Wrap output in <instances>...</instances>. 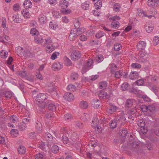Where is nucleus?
Masks as SVG:
<instances>
[{"label": "nucleus", "instance_id": "nucleus-33", "mask_svg": "<svg viewBox=\"0 0 159 159\" xmlns=\"http://www.w3.org/2000/svg\"><path fill=\"white\" fill-rule=\"evenodd\" d=\"M138 125L139 126L143 127L146 125L145 120L143 119H139L138 120Z\"/></svg>", "mask_w": 159, "mask_h": 159}, {"label": "nucleus", "instance_id": "nucleus-50", "mask_svg": "<svg viewBox=\"0 0 159 159\" xmlns=\"http://www.w3.org/2000/svg\"><path fill=\"white\" fill-rule=\"evenodd\" d=\"M22 14L25 18H29L30 16L29 11L26 10L23 11L22 12Z\"/></svg>", "mask_w": 159, "mask_h": 159}, {"label": "nucleus", "instance_id": "nucleus-26", "mask_svg": "<svg viewBox=\"0 0 159 159\" xmlns=\"http://www.w3.org/2000/svg\"><path fill=\"white\" fill-rule=\"evenodd\" d=\"M23 5L24 6L26 5V9H27V7L28 8H30L32 6V2L28 0H25Z\"/></svg>", "mask_w": 159, "mask_h": 159}, {"label": "nucleus", "instance_id": "nucleus-31", "mask_svg": "<svg viewBox=\"0 0 159 159\" xmlns=\"http://www.w3.org/2000/svg\"><path fill=\"white\" fill-rule=\"evenodd\" d=\"M103 59V56L101 55H99L95 57L94 60L99 63L102 61Z\"/></svg>", "mask_w": 159, "mask_h": 159}, {"label": "nucleus", "instance_id": "nucleus-62", "mask_svg": "<svg viewBox=\"0 0 159 159\" xmlns=\"http://www.w3.org/2000/svg\"><path fill=\"white\" fill-rule=\"evenodd\" d=\"M102 2L101 1H98L95 3V6L97 7V9H100V7L102 6Z\"/></svg>", "mask_w": 159, "mask_h": 159}, {"label": "nucleus", "instance_id": "nucleus-22", "mask_svg": "<svg viewBox=\"0 0 159 159\" xmlns=\"http://www.w3.org/2000/svg\"><path fill=\"white\" fill-rule=\"evenodd\" d=\"M17 53L18 54V55L20 56H22V55H24L25 51L23 48L20 47H18L17 49Z\"/></svg>", "mask_w": 159, "mask_h": 159}, {"label": "nucleus", "instance_id": "nucleus-14", "mask_svg": "<svg viewBox=\"0 0 159 159\" xmlns=\"http://www.w3.org/2000/svg\"><path fill=\"white\" fill-rule=\"evenodd\" d=\"M68 2L65 0H61L59 3L60 6H61L62 9H66L68 7Z\"/></svg>", "mask_w": 159, "mask_h": 159}, {"label": "nucleus", "instance_id": "nucleus-18", "mask_svg": "<svg viewBox=\"0 0 159 159\" xmlns=\"http://www.w3.org/2000/svg\"><path fill=\"white\" fill-rule=\"evenodd\" d=\"M139 74L136 71H132L129 76V78L131 80H134L138 76Z\"/></svg>", "mask_w": 159, "mask_h": 159}, {"label": "nucleus", "instance_id": "nucleus-7", "mask_svg": "<svg viewBox=\"0 0 159 159\" xmlns=\"http://www.w3.org/2000/svg\"><path fill=\"white\" fill-rule=\"evenodd\" d=\"M140 58L139 60L141 62H144L148 61V55L144 52H141L139 55Z\"/></svg>", "mask_w": 159, "mask_h": 159}, {"label": "nucleus", "instance_id": "nucleus-19", "mask_svg": "<svg viewBox=\"0 0 159 159\" xmlns=\"http://www.w3.org/2000/svg\"><path fill=\"white\" fill-rule=\"evenodd\" d=\"M26 151V149L25 147L22 145L19 146L18 148V153L20 154H23L25 153Z\"/></svg>", "mask_w": 159, "mask_h": 159}, {"label": "nucleus", "instance_id": "nucleus-16", "mask_svg": "<svg viewBox=\"0 0 159 159\" xmlns=\"http://www.w3.org/2000/svg\"><path fill=\"white\" fill-rule=\"evenodd\" d=\"M52 67L54 69V70H58L62 67V64L60 62H56L53 64Z\"/></svg>", "mask_w": 159, "mask_h": 159}, {"label": "nucleus", "instance_id": "nucleus-43", "mask_svg": "<svg viewBox=\"0 0 159 159\" xmlns=\"http://www.w3.org/2000/svg\"><path fill=\"white\" fill-rule=\"evenodd\" d=\"M5 97L7 98H11L12 96V93L11 91H7L5 93Z\"/></svg>", "mask_w": 159, "mask_h": 159}, {"label": "nucleus", "instance_id": "nucleus-60", "mask_svg": "<svg viewBox=\"0 0 159 159\" xmlns=\"http://www.w3.org/2000/svg\"><path fill=\"white\" fill-rule=\"evenodd\" d=\"M140 130L141 132L143 134H146L148 131L147 127L145 126L140 127Z\"/></svg>", "mask_w": 159, "mask_h": 159}, {"label": "nucleus", "instance_id": "nucleus-17", "mask_svg": "<svg viewBox=\"0 0 159 159\" xmlns=\"http://www.w3.org/2000/svg\"><path fill=\"white\" fill-rule=\"evenodd\" d=\"M9 118L10 121L14 123L18 122L19 120L18 117L16 115H11L9 116Z\"/></svg>", "mask_w": 159, "mask_h": 159}, {"label": "nucleus", "instance_id": "nucleus-1", "mask_svg": "<svg viewBox=\"0 0 159 159\" xmlns=\"http://www.w3.org/2000/svg\"><path fill=\"white\" fill-rule=\"evenodd\" d=\"M126 119L120 118L118 120H111L109 124V125L110 127L112 129L115 128L117 126V125H121L122 124V122L123 120L125 121Z\"/></svg>", "mask_w": 159, "mask_h": 159}, {"label": "nucleus", "instance_id": "nucleus-10", "mask_svg": "<svg viewBox=\"0 0 159 159\" xmlns=\"http://www.w3.org/2000/svg\"><path fill=\"white\" fill-rule=\"evenodd\" d=\"M117 109V107L115 106L111 105L108 106L107 109L108 113L112 114Z\"/></svg>", "mask_w": 159, "mask_h": 159}, {"label": "nucleus", "instance_id": "nucleus-54", "mask_svg": "<svg viewBox=\"0 0 159 159\" xmlns=\"http://www.w3.org/2000/svg\"><path fill=\"white\" fill-rule=\"evenodd\" d=\"M121 44L118 43H116L114 45V49L118 51L120 50L121 48Z\"/></svg>", "mask_w": 159, "mask_h": 159}, {"label": "nucleus", "instance_id": "nucleus-40", "mask_svg": "<svg viewBox=\"0 0 159 159\" xmlns=\"http://www.w3.org/2000/svg\"><path fill=\"white\" fill-rule=\"evenodd\" d=\"M39 22L41 24H44L45 21L46 20V17L44 15H42L40 16L39 19Z\"/></svg>", "mask_w": 159, "mask_h": 159}, {"label": "nucleus", "instance_id": "nucleus-38", "mask_svg": "<svg viewBox=\"0 0 159 159\" xmlns=\"http://www.w3.org/2000/svg\"><path fill=\"white\" fill-rule=\"evenodd\" d=\"M114 10L116 12H119L120 8V6L119 4L118 3H115L114 5Z\"/></svg>", "mask_w": 159, "mask_h": 159}, {"label": "nucleus", "instance_id": "nucleus-11", "mask_svg": "<svg viewBox=\"0 0 159 159\" xmlns=\"http://www.w3.org/2000/svg\"><path fill=\"white\" fill-rule=\"evenodd\" d=\"M35 130L37 133H40L42 130L41 123L39 121H37L35 123Z\"/></svg>", "mask_w": 159, "mask_h": 159}, {"label": "nucleus", "instance_id": "nucleus-35", "mask_svg": "<svg viewBox=\"0 0 159 159\" xmlns=\"http://www.w3.org/2000/svg\"><path fill=\"white\" fill-rule=\"evenodd\" d=\"M18 126V129L21 131L25 130L26 127L25 124L22 123H19Z\"/></svg>", "mask_w": 159, "mask_h": 159}, {"label": "nucleus", "instance_id": "nucleus-51", "mask_svg": "<svg viewBox=\"0 0 159 159\" xmlns=\"http://www.w3.org/2000/svg\"><path fill=\"white\" fill-rule=\"evenodd\" d=\"M105 34L102 31H101L97 33L95 35L97 39H99L102 36H104Z\"/></svg>", "mask_w": 159, "mask_h": 159}, {"label": "nucleus", "instance_id": "nucleus-36", "mask_svg": "<svg viewBox=\"0 0 159 159\" xmlns=\"http://www.w3.org/2000/svg\"><path fill=\"white\" fill-rule=\"evenodd\" d=\"M67 88L68 90L71 92H74L76 90V87L75 85L70 84L68 85Z\"/></svg>", "mask_w": 159, "mask_h": 159}, {"label": "nucleus", "instance_id": "nucleus-39", "mask_svg": "<svg viewBox=\"0 0 159 159\" xmlns=\"http://www.w3.org/2000/svg\"><path fill=\"white\" fill-rule=\"evenodd\" d=\"M45 137L48 141H51L52 140L53 138L52 136L48 133H47L45 134Z\"/></svg>", "mask_w": 159, "mask_h": 159}, {"label": "nucleus", "instance_id": "nucleus-56", "mask_svg": "<svg viewBox=\"0 0 159 159\" xmlns=\"http://www.w3.org/2000/svg\"><path fill=\"white\" fill-rule=\"evenodd\" d=\"M76 30L78 33H79V35L85 31V30L84 28H80L79 27H78L77 29H76Z\"/></svg>", "mask_w": 159, "mask_h": 159}, {"label": "nucleus", "instance_id": "nucleus-45", "mask_svg": "<svg viewBox=\"0 0 159 159\" xmlns=\"http://www.w3.org/2000/svg\"><path fill=\"white\" fill-rule=\"evenodd\" d=\"M18 131L17 129H11L10 132V134L15 136H16L18 134Z\"/></svg>", "mask_w": 159, "mask_h": 159}, {"label": "nucleus", "instance_id": "nucleus-58", "mask_svg": "<svg viewBox=\"0 0 159 159\" xmlns=\"http://www.w3.org/2000/svg\"><path fill=\"white\" fill-rule=\"evenodd\" d=\"M59 54V53L58 52H56L53 53L51 56V59L52 60L55 59L57 58V56H58Z\"/></svg>", "mask_w": 159, "mask_h": 159}, {"label": "nucleus", "instance_id": "nucleus-55", "mask_svg": "<svg viewBox=\"0 0 159 159\" xmlns=\"http://www.w3.org/2000/svg\"><path fill=\"white\" fill-rule=\"evenodd\" d=\"M153 43L157 45L159 43V37L157 36H155L153 39Z\"/></svg>", "mask_w": 159, "mask_h": 159}, {"label": "nucleus", "instance_id": "nucleus-37", "mask_svg": "<svg viewBox=\"0 0 159 159\" xmlns=\"http://www.w3.org/2000/svg\"><path fill=\"white\" fill-rule=\"evenodd\" d=\"M129 86V84L127 83H124L122 84L121 86L122 90L125 91L128 89Z\"/></svg>", "mask_w": 159, "mask_h": 159}, {"label": "nucleus", "instance_id": "nucleus-52", "mask_svg": "<svg viewBox=\"0 0 159 159\" xmlns=\"http://www.w3.org/2000/svg\"><path fill=\"white\" fill-rule=\"evenodd\" d=\"M148 112H152L155 109V107L153 105H149L148 106Z\"/></svg>", "mask_w": 159, "mask_h": 159}, {"label": "nucleus", "instance_id": "nucleus-4", "mask_svg": "<svg viewBox=\"0 0 159 159\" xmlns=\"http://www.w3.org/2000/svg\"><path fill=\"white\" fill-rule=\"evenodd\" d=\"M79 35V33H78L75 29H74L71 30L69 38L70 40L73 41L77 38Z\"/></svg>", "mask_w": 159, "mask_h": 159}, {"label": "nucleus", "instance_id": "nucleus-13", "mask_svg": "<svg viewBox=\"0 0 159 159\" xmlns=\"http://www.w3.org/2000/svg\"><path fill=\"white\" fill-rule=\"evenodd\" d=\"M92 106L95 108H98L100 106V101L98 99H94L91 101Z\"/></svg>", "mask_w": 159, "mask_h": 159}, {"label": "nucleus", "instance_id": "nucleus-53", "mask_svg": "<svg viewBox=\"0 0 159 159\" xmlns=\"http://www.w3.org/2000/svg\"><path fill=\"white\" fill-rule=\"evenodd\" d=\"M55 47L53 46L52 44L47 46L46 48V49L48 52H51L54 49Z\"/></svg>", "mask_w": 159, "mask_h": 159}, {"label": "nucleus", "instance_id": "nucleus-5", "mask_svg": "<svg viewBox=\"0 0 159 159\" xmlns=\"http://www.w3.org/2000/svg\"><path fill=\"white\" fill-rule=\"evenodd\" d=\"M46 99V96L44 94L40 93L37 95V101L39 103H40V104H41L42 105L44 104L43 102L44 100Z\"/></svg>", "mask_w": 159, "mask_h": 159}, {"label": "nucleus", "instance_id": "nucleus-29", "mask_svg": "<svg viewBox=\"0 0 159 159\" xmlns=\"http://www.w3.org/2000/svg\"><path fill=\"white\" fill-rule=\"evenodd\" d=\"M111 26L114 28H118L120 27V23L118 21H112L111 24Z\"/></svg>", "mask_w": 159, "mask_h": 159}, {"label": "nucleus", "instance_id": "nucleus-6", "mask_svg": "<svg viewBox=\"0 0 159 159\" xmlns=\"http://www.w3.org/2000/svg\"><path fill=\"white\" fill-rule=\"evenodd\" d=\"M51 146L48 143L43 142L40 143L39 144V148L45 151H47L51 147Z\"/></svg>", "mask_w": 159, "mask_h": 159}, {"label": "nucleus", "instance_id": "nucleus-32", "mask_svg": "<svg viewBox=\"0 0 159 159\" xmlns=\"http://www.w3.org/2000/svg\"><path fill=\"white\" fill-rule=\"evenodd\" d=\"M64 118L65 120L70 121L72 119L73 116L70 114L67 113L64 115Z\"/></svg>", "mask_w": 159, "mask_h": 159}, {"label": "nucleus", "instance_id": "nucleus-41", "mask_svg": "<svg viewBox=\"0 0 159 159\" xmlns=\"http://www.w3.org/2000/svg\"><path fill=\"white\" fill-rule=\"evenodd\" d=\"M92 122L93 124V125H92L93 128H95V127H97L99 124V121L98 119L97 118H95L93 120Z\"/></svg>", "mask_w": 159, "mask_h": 159}, {"label": "nucleus", "instance_id": "nucleus-3", "mask_svg": "<svg viewBox=\"0 0 159 159\" xmlns=\"http://www.w3.org/2000/svg\"><path fill=\"white\" fill-rule=\"evenodd\" d=\"M96 95H98L100 99H107L110 97V95L103 90H101L98 91L96 93Z\"/></svg>", "mask_w": 159, "mask_h": 159}, {"label": "nucleus", "instance_id": "nucleus-28", "mask_svg": "<svg viewBox=\"0 0 159 159\" xmlns=\"http://www.w3.org/2000/svg\"><path fill=\"white\" fill-rule=\"evenodd\" d=\"M55 115L52 112L47 113L45 114V117L48 119H51L54 117Z\"/></svg>", "mask_w": 159, "mask_h": 159}, {"label": "nucleus", "instance_id": "nucleus-21", "mask_svg": "<svg viewBox=\"0 0 159 159\" xmlns=\"http://www.w3.org/2000/svg\"><path fill=\"white\" fill-rule=\"evenodd\" d=\"M146 43L143 41H141L137 45L138 48L141 49H144L146 47Z\"/></svg>", "mask_w": 159, "mask_h": 159}, {"label": "nucleus", "instance_id": "nucleus-24", "mask_svg": "<svg viewBox=\"0 0 159 159\" xmlns=\"http://www.w3.org/2000/svg\"><path fill=\"white\" fill-rule=\"evenodd\" d=\"M56 108V105L54 103H50L48 105V109L51 111H55Z\"/></svg>", "mask_w": 159, "mask_h": 159}, {"label": "nucleus", "instance_id": "nucleus-46", "mask_svg": "<svg viewBox=\"0 0 159 159\" xmlns=\"http://www.w3.org/2000/svg\"><path fill=\"white\" fill-rule=\"evenodd\" d=\"M34 41L37 43H40L43 42V40L40 37L38 36L37 37L34 39Z\"/></svg>", "mask_w": 159, "mask_h": 159}, {"label": "nucleus", "instance_id": "nucleus-27", "mask_svg": "<svg viewBox=\"0 0 159 159\" xmlns=\"http://www.w3.org/2000/svg\"><path fill=\"white\" fill-rule=\"evenodd\" d=\"M127 134L128 131L127 130L123 129L120 130L119 134L122 137H125L126 136Z\"/></svg>", "mask_w": 159, "mask_h": 159}, {"label": "nucleus", "instance_id": "nucleus-34", "mask_svg": "<svg viewBox=\"0 0 159 159\" xmlns=\"http://www.w3.org/2000/svg\"><path fill=\"white\" fill-rule=\"evenodd\" d=\"M145 28L147 32L148 33L151 32L153 29V27L150 25H146Z\"/></svg>", "mask_w": 159, "mask_h": 159}, {"label": "nucleus", "instance_id": "nucleus-12", "mask_svg": "<svg viewBox=\"0 0 159 159\" xmlns=\"http://www.w3.org/2000/svg\"><path fill=\"white\" fill-rule=\"evenodd\" d=\"M134 100L132 99H128L125 102V106L126 108L132 107Z\"/></svg>", "mask_w": 159, "mask_h": 159}, {"label": "nucleus", "instance_id": "nucleus-59", "mask_svg": "<svg viewBox=\"0 0 159 159\" xmlns=\"http://www.w3.org/2000/svg\"><path fill=\"white\" fill-rule=\"evenodd\" d=\"M141 110L143 112H148V106L145 105H142L140 107Z\"/></svg>", "mask_w": 159, "mask_h": 159}, {"label": "nucleus", "instance_id": "nucleus-47", "mask_svg": "<svg viewBox=\"0 0 159 159\" xmlns=\"http://www.w3.org/2000/svg\"><path fill=\"white\" fill-rule=\"evenodd\" d=\"M64 60L65 61L66 65L67 66H70L71 64V62L70 60L67 57H65Z\"/></svg>", "mask_w": 159, "mask_h": 159}, {"label": "nucleus", "instance_id": "nucleus-57", "mask_svg": "<svg viewBox=\"0 0 159 159\" xmlns=\"http://www.w3.org/2000/svg\"><path fill=\"white\" fill-rule=\"evenodd\" d=\"M24 56L27 58L30 57L31 56V53L29 50H26L24 52Z\"/></svg>", "mask_w": 159, "mask_h": 159}, {"label": "nucleus", "instance_id": "nucleus-9", "mask_svg": "<svg viewBox=\"0 0 159 159\" xmlns=\"http://www.w3.org/2000/svg\"><path fill=\"white\" fill-rule=\"evenodd\" d=\"M63 97L66 100L69 102L73 100L74 98L73 95L72 93H66Z\"/></svg>", "mask_w": 159, "mask_h": 159}, {"label": "nucleus", "instance_id": "nucleus-49", "mask_svg": "<svg viewBox=\"0 0 159 159\" xmlns=\"http://www.w3.org/2000/svg\"><path fill=\"white\" fill-rule=\"evenodd\" d=\"M78 75L77 73L75 72L72 73L70 76L71 79L73 80H76L78 78Z\"/></svg>", "mask_w": 159, "mask_h": 159}, {"label": "nucleus", "instance_id": "nucleus-63", "mask_svg": "<svg viewBox=\"0 0 159 159\" xmlns=\"http://www.w3.org/2000/svg\"><path fill=\"white\" fill-rule=\"evenodd\" d=\"M93 61L92 59H89L87 63V66L88 67H91L93 65Z\"/></svg>", "mask_w": 159, "mask_h": 159}, {"label": "nucleus", "instance_id": "nucleus-8", "mask_svg": "<svg viewBox=\"0 0 159 159\" xmlns=\"http://www.w3.org/2000/svg\"><path fill=\"white\" fill-rule=\"evenodd\" d=\"M147 3L150 7H155L158 5L159 0H148Z\"/></svg>", "mask_w": 159, "mask_h": 159}, {"label": "nucleus", "instance_id": "nucleus-15", "mask_svg": "<svg viewBox=\"0 0 159 159\" xmlns=\"http://www.w3.org/2000/svg\"><path fill=\"white\" fill-rule=\"evenodd\" d=\"M12 18L13 19V20L16 23H17L20 22L19 16L17 14L16 15H14L12 17L11 16H8V19L9 20L11 21Z\"/></svg>", "mask_w": 159, "mask_h": 159}, {"label": "nucleus", "instance_id": "nucleus-64", "mask_svg": "<svg viewBox=\"0 0 159 159\" xmlns=\"http://www.w3.org/2000/svg\"><path fill=\"white\" fill-rule=\"evenodd\" d=\"M44 157L43 155L41 153L37 154L35 156V159H43Z\"/></svg>", "mask_w": 159, "mask_h": 159}, {"label": "nucleus", "instance_id": "nucleus-25", "mask_svg": "<svg viewBox=\"0 0 159 159\" xmlns=\"http://www.w3.org/2000/svg\"><path fill=\"white\" fill-rule=\"evenodd\" d=\"M51 151L54 153H57L59 150L58 147L56 145H53L51 149Z\"/></svg>", "mask_w": 159, "mask_h": 159}, {"label": "nucleus", "instance_id": "nucleus-44", "mask_svg": "<svg viewBox=\"0 0 159 159\" xmlns=\"http://www.w3.org/2000/svg\"><path fill=\"white\" fill-rule=\"evenodd\" d=\"M144 82L143 79H141L136 81L134 84L139 86H141L143 84Z\"/></svg>", "mask_w": 159, "mask_h": 159}, {"label": "nucleus", "instance_id": "nucleus-61", "mask_svg": "<svg viewBox=\"0 0 159 159\" xmlns=\"http://www.w3.org/2000/svg\"><path fill=\"white\" fill-rule=\"evenodd\" d=\"M89 6V4L87 3H83L82 4V7L84 10L88 9Z\"/></svg>", "mask_w": 159, "mask_h": 159}, {"label": "nucleus", "instance_id": "nucleus-2", "mask_svg": "<svg viewBox=\"0 0 159 159\" xmlns=\"http://www.w3.org/2000/svg\"><path fill=\"white\" fill-rule=\"evenodd\" d=\"M81 57L80 52L77 50H74L71 53L70 57L72 60H77L79 59Z\"/></svg>", "mask_w": 159, "mask_h": 159}, {"label": "nucleus", "instance_id": "nucleus-20", "mask_svg": "<svg viewBox=\"0 0 159 159\" xmlns=\"http://www.w3.org/2000/svg\"><path fill=\"white\" fill-rule=\"evenodd\" d=\"M127 113L129 115H133L136 116L137 113V110L135 108L131 109L127 111Z\"/></svg>", "mask_w": 159, "mask_h": 159}, {"label": "nucleus", "instance_id": "nucleus-30", "mask_svg": "<svg viewBox=\"0 0 159 159\" xmlns=\"http://www.w3.org/2000/svg\"><path fill=\"white\" fill-rule=\"evenodd\" d=\"M99 85L100 89H105L107 86V83L106 81L102 82L99 83Z\"/></svg>", "mask_w": 159, "mask_h": 159}, {"label": "nucleus", "instance_id": "nucleus-23", "mask_svg": "<svg viewBox=\"0 0 159 159\" xmlns=\"http://www.w3.org/2000/svg\"><path fill=\"white\" fill-rule=\"evenodd\" d=\"M80 107L82 109L87 108L88 106L87 102L86 101H82L80 103Z\"/></svg>", "mask_w": 159, "mask_h": 159}, {"label": "nucleus", "instance_id": "nucleus-42", "mask_svg": "<svg viewBox=\"0 0 159 159\" xmlns=\"http://www.w3.org/2000/svg\"><path fill=\"white\" fill-rule=\"evenodd\" d=\"M7 52L2 51L0 52V56L2 58H6L7 57Z\"/></svg>", "mask_w": 159, "mask_h": 159}, {"label": "nucleus", "instance_id": "nucleus-48", "mask_svg": "<svg viewBox=\"0 0 159 159\" xmlns=\"http://www.w3.org/2000/svg\"><path fill=\"white\" fill-rule=\"evenodd\" d=\"M62 139L64 144H67L69 142L68 138L67 137L66 134L62 136Z\"/></svg>", "mask_w": 159, "mask_h": 159}]
</instances>
